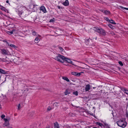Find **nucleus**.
<instances>
[{
    "label": "nucleus",
    "instance_id": "a18cd8bd",
    "mask_svg": "<svg viewBox=\"0 0 128 128\" xmlns=\"http://www.w3.org/2000/svg\"><path fill=\"white\" fill-rule=\"evenodd\" d=\"M96 39H97V37H96V38H95L96 40Z\"/></svg>",
    "mask_w": 128,
    "mask_h": 128
},
{
    "label": "nucleus",
    "instance_id": "b1692460",
    "mask_svg": "<svg viewBox=\"0 0 128 128\" xmlns=\"http://www.w3.org/2000/svg\"><path fill=\"white\" fill-rule=\"evenodd\" d=\"M10 46L14 48H16V46L14 45V44H10Z\"/></svg>",
    "mask_w": 128,
    "mask_h": 128
},
{
    "label": "nucleus",
    "instance_id": "9d476101",
    "mask_svg": "<svg viewBox=\"0 0 128 128\" xmlns=\"http://www.w3.org/2000/svg\"><path fill=\"white\" fill-rule=\"evenodd\" d=\"M71 74L73 75L78 76H79L80 75V73H77V72H72Z\"/></svg>",
    "mask_w": 128,
    "mask_h": 128
},
{
    "label": "nucleus",
    "instance_id": "2f4dec72",
    "mask_svg": "<svg viewBox=\"0 0 128 128\" xmlns=\"http://www.w3.org/2000/svg\"><path fill=\"white\" fill-rule=\"evenodd\" d=\"M51 109L52 108L50 106H48L47 108V110H51Z\"/></svg>",
    "mask_w": 128,
    "mask_h": 128
},
{
    "label": "nucleus",
    "instance_id": "473e14b6",
    "mask_svg": "<svg viewBox=\"0 0 128 128\" xmlns=\"http://www.w3.org/2000/svg\"><path fill=\"white\" fill-rule=\"evenodd\" d=\"M1 9L2 10H4L5 9V8L4 7L2 6L1 7Z\"/></svg>",
    "mask_w": 128,
    "mask_h": 128
},
{
    "label": "nucleus",
    "instance_id": "393cba45",
    "mask_svg": "<svg viewBox=\"0 0 128 128\" xmlns=\"http://www.w3.org/2000/svg\"><path fill=\"white\" fill-rule=\"evenodd\" d=\"M37 34V33L35 31H33L32 32V34L34 36H36Z\"/></svg>",
    "mask_w": 128,
    "mask_h": 128
},
{
    "label": "nucleus",
    "instance_id": "49530a36",
    "mask_svg": "<svg viewBox=\"0 0 128 128\" xmlns=\"http://www.w3.org/2000/svg\"><path fill=\"white\" fill-rule=\"evenodd\" d=\"M74 60V61H76V60Z\"/></svg>",
    "mask_w": 128,
    "mask_h": 128
},
{
    "label": "nucleus",
    "instance_id": "dca6fc26",
    "mask_svg": "<svg viewBox=\"0 0 128 128\" xmlns=\"http://www.w3.org/2000/svg\"><path fill=\"white\" fill-rule=\"evenodd\" d=\"M54 128H60L59 125L57 122H56L54 124Z\"/></svg>",
    "mask_w": 128,
    "mask_h": 128
},
{
    "label": "nucleus",
    "instance_id": "6ab92c4d",
    "mask_svg": "<svg viewBox=\"0 0 128 128\" xmlns=\"http://www.w3.org/2000/svg\"><path fill=\"white\" fill-rule=\"evenodd\" d=\"M40 41V40L38 37H36L34 40L35 42L36 43H38Z\"/></svg>",
    "mask_w": 128,
    "mask_h": 128
},
{
    "label": "nucleus",
    "instance_id": "c85d7f7f",
    "mask_svg": "<svg viewBox=\"0 0 128 128\" xmlns=\"http://www.w3.org/2000/svg\"><path fill=\"white\" fill-rule=\"evenodd\" d=\"M73 94H74L76 96H77L78 95V92L77 91L74 92Z\"/></svg>",
    "mask_w": 128,
    "mask_h": 128
},
{
    "label": "nucleus",
    "instance_id": "9b49d317",
    "mask_svg": "<svg viewBox=\"0 0 128 128\" xmlns=\"http://www.w3.org/2000/svg\"><path fill=\"white\" fill-rule=\"evenodd\" d=\"M121 90L125 93L128 94V90H126V88H121Z\"/></svg>",
    "mask_w": 128,
    "mask_h": 128
},
{
    "label": "nucleus",
    "instance_id": "1a4fd4ad",
    "mask_svg": "<svg viewBox=\"0 0 128 128\" xmlns=\"http://www.w3.org/2000/svg\"><path fill=\"white\" fill-rule=\"evenodd\" d=\"M90 86L89 84H88L86 85L85 90L86 91H88L90 89Z\"/></svg>",
    "mask_w": 128,
    "mask_h": 128
},
{
    "label": "nucleus",
    "instance_id": "4be33fe9",
    "mask_svg": "<svg viewBox=\"0 0 128 128\" xmlns=\"http://www.w3.org/2000/svg\"><path fill=\"white\" fill-rule=\"evenodd\" d=\"M70 92L67 90H66L64 92L65 94L66 95L70 94Z\"/></svg>",
    "mask_w": 128,
    "mask_h": 128
},
{
    "label": "nucleus",
    "instance_id": "ddd939ff",
    "mask_svg": "<svg viewBox=\"0 0 128 128\" xmlns=\"http://www.w3.org/2000/svg\"><path fill=\"white\" fill-rule=\"evenodd\" d=\"M62 4L65 6H68L69 4V2L68 0H66L64 2H63L62 3Z\"/></svg>",
    "mask_w": 128,
    "mask_h": 128
},
{
    "label": "nucleus",
    "instance_id": "bb28decb",
    "mask_svg": "<svg viewBox=\"0 0 128 128\" xmlns=\"http://www.w3.org/2000/svg\"><path fill=\"white\" fill-rule=\"evenodd\" d=\"M118 64L121 66H122L123 65L122 62L121 61H119L118 62Z\"/></svg>",
    "mask_w": 128,
    "mask_h": 128
},
{
    "label": "nucleus",
    "instance_id": "c9c22d12",
    "mask_svg": "<svg viewBox=\"0 0 128 128\" xmlns=\"http://www.w3.org/2000/svg\"><path fill=\"white\" fill-rule=\"evenodd\" d=\"M54 21V20L53 19H51L50 21V22H53Z\"/></svg>",
    "mask_w": 128,
    "mask_h": 128
},
{
    "label": "nucleus",
    "instance_id": "7c9ffc66",
    "mask_svg": "<svg viewBox=\"0 0 128 128\" xmlns=\"http://www.w3.org/2000/svg\"><path fill=\"white\" fill-rule=\"evenodd\" d=\"M105 20L107 21L108 22V21H110V20L108 19V18H105Z\"/></svg>",
    "mask_w": 128,
    "mask_h": 128
},
{
    "label": "nucleus",
    "instance_id": "79ce46f5",
    "mask_svg": "<svg viewBox=\"0 0 128 128\" xmlns=\"http://www.w3.org/2000/svg\"><path fill=\"white\" fill-rule=\"evenodd\" d=\"M6 2L7 3H8L9 2L8 0H6Z\"/></svg>",
    "mask_w": 128,
    "mask_h": 128
},
{
    "label": "nucleus",
    "instance_id": "aec40b11",
    "mask_svg": "<svg viewBox=\"0 0 128 128\" xmlns=\"http://www.w3.org/2000/svg\"><path fill=\"white\" fill-rule=\"evenodd\" d=\"M108 22L112 24H116V23L114 22V20H110V21H109Z\"/></svg>",
    "mask_w": 128,
    "mask_h": 128
},
{
    "label": "nucleus",
    "instance_id": "cd10ccee",
    "mask_svg": "<svg viewBox=\"0 0 128 128\" xmlns=\"http://www.w3.org/2000/svg\"><path fill=\"white\" fill-rule=\"evenodd\" d=\"M5 117V116L4 114H2L1 115L0 117L2 119H4V117Z\"/></svg>",
    "mask_w": 128,
    "mask_h": 128
},
{
    "label": "nucleus",
    "instance_id": "e433bc0d",
    "mask_svg": "<svg viewBox=\"0 0 128 128\" xmlns=\"http://www.w3.org/2000/svg\"><path fill=\"white\" fill-rule=\"evenodd\" d=\"M111 34L112 35H115L114 33L113 32H111Z\"/></svg>",
    "mask_w": 128,
    "mask_h": 128
},
{
    "label": "nucleus",
    "instance_id": "412c9836",
    "mask_svg": "<svg viewBox=\"0 0 128 128\" xmlns=\"http://www.w3.org/2000/svg\"><path fill=\"white\" fill-rule=\"evenodd\" d=\"M108 26L110 28L112 29H114V26L110 24H108Z\"/></svg>",
    "mask_w": 128,
    "mask_h": 128
},
{
    "label": "nucleus",
    "instance_id": "c756f323",
    "mask_svg": "<svg viewBox=\"0 0 128 128\" xmlns=\"http://www.w3.org/2000/svg\"><path fill=\"white\" fill-rule=\"evenodd\" d=\"M20 104H19L18 106V109L19 110L20 108Z\"/></svg>",
    "mask_w": 128,
    "mask_h": 128
},
{
    "label": "nucleus",
    "instance_id": "39448f33",
    "mask_svg": "<svg viewBox=\"0 0 128 128\" xmlns=\"http://www.w3.org/2000/svg\"><path fill=\"white\" fill-rule=\"evenodd\" d=\"M65 61H66L68 63H70L73 65H74V64L72 63L73 62L71 61L70 58H66L64 57V62Z\"/></svg>",
    "mask_w": 128,
    "mask_h": 128
},
{
    "label": "nucleus",
    "instance_id": "4468645a",
    "mask_svg": "<svg viewBox=\"0 0 128 128\" xmlns=\"http://www.w3.org/2000/svg\"><path fill=\"white\" fill-rule=\"evenodd\" d=\"M58 49L60 51L62 52V54H63V53L64 52V50L60 46H59L58 47Z\"/></svg>",
    "mask_w": 128,
    "mask_h": 128
},
{
    "label": "nucleus",
    "instance_id": "7ed1b4c3",
    "mask_svg": "<svg viewBox=\"0 0 128 128\" xmlns=\"http://www.w3.org/2000/svg\"><path fill=\"white\" fill-rule=\"evenodd\" d=\"M27 12L28 11L26 10L24 11H18V14L20 17L23 19L25 18L27 16Z\"/></svg>",
    "mask_w": 128,
    "mask_h": 128
},
{
    "label": "nucleus",
    "instance_id": "0eeeda50",
    "mask_svg": "<svg viewBox=\"0 0 128 128\" xmlns=\"http://www.w3.org/2000/svg\"><path fill=\"white\" fill-rule=\"evenodd\" d=\"M4 125L6 126H8L9 124V120L7 118H4Z\"/></svg>",
    "mask_w": 128,
    "mask_h": 128
},
{
    "label": "nucleus",
    "instance_id": "a878e982",
    "mask_svg": "<svg viewBox=\"0 0 128 128\" xmlns=\"http://www.w3.org/2000/svg\"><path fill=\"white\" fill-rule=\"evenodd\" d=\"M1 98L3 99H5L6 98V96L5 95H3V94H2V96Z\"/></svg>",
    "mask_w": 128,
    "mask_h": 128
},
{
    "label": "nucleus",
    "instance_id": "58836bf2",
    "mask_svg": "<svg viewBox=\"0 0 128 128\" xmlns=\"http://www.w3.org/2000/svg\"><path fill=\"white\" fill-rule=\"evenodd\" d=\"M89 39H86V42H88L89 41Z\"/></svg>",
    "mask_w": 128,
    "mask_h": 128
},
{
    "label": "nucleus",
    "instance_id": "6e6552de",
    "mask_svg": "<svg viewBox=\"0 0 128 128\" xmlns=\"http://www.w3.org/2000/svg\"><path fill=\"white\" fill-rule=\"evenodd\" d=\"M40 10L42 11L44 13L46 12V10L45 7L44 6H42L40 8Z\"/></svg>",
    "mask_w": 128,
    "mask_h": 128
},
{
    "label": "nucleus",
    "instance_id": "2eb2a0df",
    "mask_svg": "<svg viewBox=\"0 0 128 128\" xmlns=\"http://www.w3.org/2000/svg\"><path fill=\"white\" fill-rule=\"evenodd\" d=\"M102 12L106 15H108L110 14V12L109 10H104L102 11Z\"/></svg>",
    "mask_w": 128,
    "mask_h": 128
},
{
    "label": "nucleus",
    "instance_id": "a19ab883",
    "mask_svg": "<svg viewBox=\"0 0 128 128\" xmlns=\"http://www.w3.org/2000/svg\"><path fill=\"white\" fill-rule=\"evenodd\" d=\"M3 42H7V41L6 40H3Z\"/></svg>",
    "mask_w": 128,
    "mask_h": 128
},
{
    "label": "nucleus",
    "instance_id": "37998d69",
    "mask_svg": "<svg viewBox=\"0 0 128 128\" xmlns=\"http://www.w3.org/2000/svg\"><path fill=\"white\" fill-rule=\"evenodd\" d=\"M36 6V5H34L33 6H34V7Z\"/></svg>",
    "mask_w": 128,
    "mask_h": 128
},
{
    "label": "nucleus",
    "instance_id": "ea45409f",
    "mask_svg": "<svg viewBox=\"0 0 128 128\" xmlns=\"http://www.w3.org/2000/svg\"><path fill=\"white\" fill-rule=\"evenodd\" d=\"M58 8L59 9H60V8H61L60 6H58Z\"/></svg>",
    "mask_w": 128,
    "mask_h": 128
},
{
    "label": "nucleus",
    "instance_id": "f3484780",
    "mask_svg": "<svg viewBox=\"0 0 128 128\" xmlns=\"http://www.w3.org/2000/svg\"><path fill=\"white\" fill-rule=\"evenodd\" d=\"M120 7L121 8L123 12L125 10H128V8L123 7L121 6H120Z\"/></svg>",
    "mask_w": 128,
    "mask_h": 128
},
{
    "label": "nucleus",
    "instance_id": "72a5a7b5",
    "mask_svg": "<svg viewBox=\"0 0 128 128\" xmlns=\"http://www.w3.org/2000/svg\"><path fill=\"white\" fill-rule=\"evenodd\" d=\"M97 124L98 125L101 126L102 125V124L100 122H98L97 123Z\"/></svg>",
    "mask_w": 128,
    "mask_h": 128
},
{
    "label": "nucleus",
    "instance_id": "c03bdc74",
    "mask_svg": "<svg viewBox=\"0 0 128 128\" xmlns=\"http://www.w3.org/2000/svg\"><path fill=\"white\" fill-rule=\"evenodd\" d=\"M96 88L95 87H93V89H95V88Z\"/></svg>",
    "mask_w": 128,
    "mask_h": 128
},
{
    "label": "nucleus",
    "instance_id": "f8f14e48",
    "mask_svg": "<svg viewBox=\"0 0 128 128\" xmlns=\"http://www.w3.org/2000/svg\"><path fill=\"white\" fill-rule=\"evenodd\" d=\"M0 74H4L7 73V72L2 69H0Z\"/></svg>",
    "mask_w": 128,
    "mask_h": 128
},
{
    "label": "nucleus",
    "instance_id": "423d86ee",
    "mask_svg": "<svg viewBox=\"0 0 128 128\" xmlns=\"http://www.w3.org/2000/svg\"><path fill=\"white\" fill-rule=\"evenodd\" d=\"M1 50V53L3 55H6L8 54V52L7 50L4 49H2Z\"/></svg>",
    "mask_w": 128,
    "mask_h": 128
},
{
    "label": "nucleus",
    "instance_id": "f704fd0d",
    "mask_svg": "<svg viewBox=\"0 0 128 128\" xmlns=\"http://www.w3.org/2000/svg\"><path fill=\"white\" fill-rule=\"evenodd\" d=\"M36 36H37L36 37H38V38H40L41 37L40 36L39 34H36Z\"/></svg>",
    "mask_w": 128,
    "mask_h": 128
},
{
    "label": "nucleus",
    "instance_id": "5701e85b",
    "mask_svg": "<svg viewBox=\"0 0 128 128\" xmlns=\"http://www.w3.org/2000/svg\"><path fill=\"white\" fill-rule=\"evenodd\" d=\"M53 105L55 106H59V103L58 102H55L54 103Z\"/></svg>",
    "mask_w": 128,
    "mask_h": 128
},
{
    "label": "nucleus",
    "instance_id": "a211bd4d",
    "mask_svg": "<svg viewBox=\"0 0 128 128\" xmlns=\"http://www.w3.org/2000/svg\"><path fill=\"white\" fill-rule=\"evenodd\" d=\"M62 78L64 80H66L67 82H70V80L68 78L66 77L65 76H63L62 77Z\"/></svg>",
    "mask_w": 128,
    "mask_h": 128
},
{
    "label": "nucleus",
    "instance_id": "20e7f679",
    "mask_svg": "<svg viewBox=\"0 0 128 128\" xmlns=\"http://www.w3.org/2000/svg\"><path fill=\"white\" fill-rule=\"evenodd\" d=\"M64 57L63 56L59 54L58 56L54 57V58L57 61L63 63L64 62Z\"/></svg>",
    "mask_w": 128,
    "mask_h": 128
},
{
    "label": "nucleus",
    "instance_id": "4c0bfd02",
    "mask_svg": "<svg viewBox=\"0 0 128 128\" xmlns=\"http://www.w3.org/2000/svg\"><path fill=\"white\" fill-rule=\"evenodd\" d=\"M6 42L8 46H10V44H9V43L7 41Z\"/></svg>",
    "mask_w": 128,
    "mask_h": 128
},
{
    "label": "nucleus",
    "instance_id": "f03ea898",
    "mask_svg": "<svg viewBox=\"0 0 128 128\" xmlns=\"http://www.w3.org/2000/svg\"><path fill=\"white\" fill-rule=\"evenodd\" d=\"M116 123L119 126L122 128H124L127 124V122L125 120H122L117 121L116 122Z\"/></svg>",
    "mask_w": 128,
    "mask_h": 128
},
{
    "label": "nucleus",
    "instance_id": "f257e3e1",
    "mask_svg": "<svg viewBox=\"0 0 128 128\" xmlns=\"http://www.w3.org/2000/svg\"><path fill=\"white\" fill-rule=\"evenodd\" d=\"M94 31L100 34L103 36H105L106 35V32L105 30L101 28L96 27L94 28Z\"/></svg>",
    "mask_w": 128,
    "mask_h": 128
}]
</instances>
